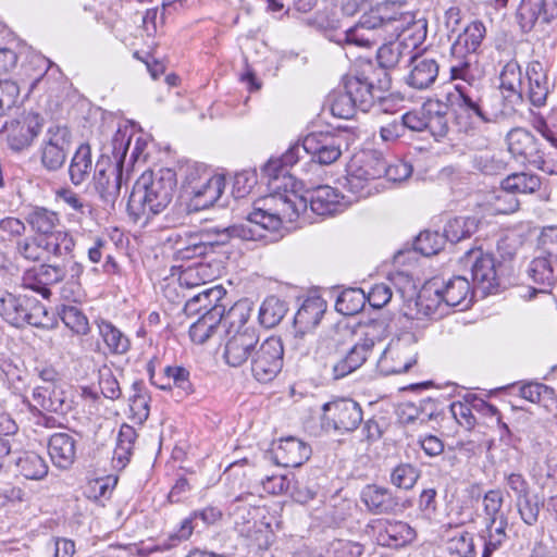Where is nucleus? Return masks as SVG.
I'll return each instance as SVG.
<instances>
[{"mask_svg": "<svg viewBox=\"0 0 557 557\" xmlns=\"http://www.w3.org/2000/svg\"><path fill=\"white\" fill-rule=\"evenodd\" d=\"M176 183L170 169L145 171L135 182L127 203L134 222L146 226L152 216L164 211L173 200Z\"/></svg>", "mask_w": 557, "mask_h": 557, "instance_id": "nucleus-1", "label": "nucleus"}, {"mask_svg": "<svg viewBox=\"0 0 557 557\" xmlns=\"http://www.w3.org/2000/svg\"><path fill=\"white\" fill-rule=\"evenodd\" d=\"M260 203V201L258 202ZM262 206H256L248 215V223L252 225L236 226L244 239H259L265 237L264 231H277L283 222H294L301 212L307 210V199L295 191L276 193L261 200ZM235 227V225H233Z\"/></svg>", "mask_w": 557, "mask_h": 557, "instance_id": "nucleus-2", "label": "nucleus"}, {"mask_svg": "<svg viewBox=\"0 0 557 557\" xmlns=\"http://www.w3.org/2000/svg\"><path fill=\"white\" fill-rule=\"evenodd\" d=\"M397 8L396 2H385L362 14L358 23L344 33L341 42L371 49L385 40L388 33L394 37L400 28L396 23L403 16Z\"/></svg>", "mask_w": 557, "mask_h": 557, "instance_id": "nucleus-3", "label": "nucleus"}, {"mask_svg": "<svg viewBox=\"0 0 557 557\" xmlns=\"http://www.w3.org/2000/svg\"><path fill=\"white\" fill-rule=\"evenodd\" d=\"M248 319L249 308L242 302L235 304L226 313L225 322L230 326L223 356L231 367H240L250 360L259 344L256 329L245 325Z\"/></svg>", "mask_w": 557, "mask_h": 557, "instance_id": "nucleus-4", "label": "nucleus"}, {"mask_svg": "<svg viewBox=\"0 0 557 557\" xmlns=\"http://www.w3.org/2000/svg\"><path fill=\"white\" fill-rule=\"evenodd\" d=\"M129 145L131 138L125 133L117 132L112 138V156L115 164H109L108 161L96 164L95 188L108 205H113L120 194L122 170Z\"/></svg>", "mask_w": 557, "mask_h": 557, "instance_id": "nucleus-5", "label": "nucleus"}, {"mask_svg": "<svg viewBox=\"0 0 557 557\" xmlns=\"http://www.w3.org/2000/svg\"><path fill=\"white\" fill-rule=\"evenodd\" d=\"M364 337L356 342L341 358L330 360V376L339 380L359 369L368 359L376 342L386 335L384 321H372L366 326Z\"/></svg>", "mask_w": 557, "mask_h": 557, "instance_id": "nucleus-6", "label": "nucleus"}, {"mask_svg": "<svg viewBox=\"0 0 557 557\" xmlns=\"http://www.w3.org/2000/svg\"><path fill=\"white\" fill-rule=\"evenodd\" d=\"M42 122L38 113L23 111L11 120L0 121V135L4 136L11 150L22 151L38 136Z\"/></svg>", "mask_w": 557, "mask_h": 557, "instance_id": "nucleus-7", "label": "nucleus"}, {"mask_svg": "<svg viewBox=\"0 0 557 557\" xmlns=\"http://www.w3.org/2000/svg\"><path fill=\"white\" fill-rule=\"evenodd\" d=\"M360 405L350 398H339L322 406L321 425L323 429L348 433L355 431L362 422Z\"/></svg>", "mask_w": 557, "mask_h": 557, "instance_id": "nucleus-8", "label": "nucleus"}, {"mask_svg": "<svg viewBox=\"0 0 557 557\" xmlns=\"http://www.w3.org/2000/svg\"><path fill=\"white\" fill-rule=\"evenodd\" d=\"M284 347L281 338L271 336L258 344L250 359L252 376L261 382H271L283 368Z\"/></svg>", "mask_w": 557, "mask_h": 557, "instance_id": "nucleus-9", "label": "nucleus"}, {"mask_svg": "<svg viewBox=\"0 0 557 557\" xmlns=\"http://www.w3.org/2000/svg\"><path fill=\"white\" fill-rule=\"evenodd\" d=\"M456 90L460 98L459 106L470 117L475 116L484 123H492L507 114L500 106L502 99L497 92L479 95L475 88H467L463 84H457Z\"/></svg>", "mask_w": 557, "mask_h": 557, "instance_id": "nucleus-10", "label": "nucleus"}, {"mask_svg": "<svg viewBox=\"0 0 557 557\" xmlns=\"http://www.w3.org/2000/svg\"><path fill=\"white\" fill-rule=\"evenodd\" d=\"M302 148L313 163L330 165L347 149V140L337 133H311L304 138Z\"/></svg>", "mask_w": 557, "mask_h": 557, "instance_id": "nucleus-11", "label": "nucleus"}, {"mask_svg": "<svg viewBox=\"0 0 557 557\" xmlns=\"http://www.w3.org/2000/svg\"><path fill=\"white\" fill-rule=\"evenodd\" d=\"M460 262L470 268L474 285L484 294L492 293L498 286L496 262L491 253L480 248L471 249L461 257Z\"/></svg>", "mask_w": 557, "mask_h": 557, "instance_id": "nucleus-12", "label": "nucleus"}, {"mask_svg": "<svg viewBox=\"0 0 557 557\" xmlns=\"http://www.w3.org/2000/svg\"><path fill=\"white\" fill-rule=\"evenodd\" d=\"M71 148V134L67 127L50 126L41 148V163L48 171L61 169Z\"/></svg>", "mask_w": 557, "mask_h": 557, "instance_id": "nucleus-13", "label": "nucleus"}, {"mask_svg": "<svg viewBox=\"0 0 557 557\" xmlns=\"http://www.w3.org/2000/svg\"><path fill=\"white\" fill-rule=\"evenodd\" d=\"M234 235H240L234 226H213L200 232V238L188 244L187 248L180 249L176 260H189L203 257L212 251L215 246L226 245Z\"/></svg>", "mask_w": 557, "mask_h": 557, "instance_id": "nucleus-14", "label": "nucleus"}, {"mask_svg": "<svg viewBox=\"0 0 557 557\" xmlns=\"http://www.w3.org/2000/svg\"><path fill=\"white\" fill-rule=\"evenodd\" d=\"M413 348L403 339L392 341L377 360V369L384 375L407 372L416 363Z\"/></svg>", "mask_w": 557, "mask_h": 557, "instance_id": "nucleus-15", "label": "nucleus"}, {"mask_svg": "<svg viewBox=\"0 0 557 557\" xmlns=\"http://www.w3.org/2000/svg\"><path fill=\"white\" fill-rule=\"evenodd\" d=\"M307 205L318 215L327 216L343 212L351 200L346 199L336 188L321 185L307 191Z\"/></svg>", "mask_w": 557, "mask_h": 557, "instance_id": "nucleus-16", "label": "nucleus"}, {"mask_svg": "<svg viewBox=\"0 0 557 557\" xmlns=\"http://www.w3.org/2000/svg\"><path fill=\"white\" fill-rule=\"evenodd\" d=\"M225 188V177L221 174H212L203 177L200 183L186 193L189 196L188 209L200 211L213 206L221 197Z\"/></svg>", "mask_w": 557, "mask_h": 557, "instance_id": "nucleus-17", "label": "nucleus"}, {"mask_svg": "<svg viewBox=\"0 0 557 557\" xmlns=\"http://www.w3.org/2000/svg\"><path fill=\"white\" fill-rule=\"evenodd\" d=\"M33 410H45L54 413H66L71 409V400L67 398L61 385L42 384L35 386L32 393Z\"/></svg>", "mask_w": 557, "mask_h": 557, "instance_id": "nucleus-18", "label": "nucleus"}, {"mask_svg": "<svg viewBox=\"0 0 557 557\" xmlns=\"http://www.w3.org/2000/svg\"><path fill=\"white\" fill-rule=\"evenodd\" d=\"M374 531L377 544L386 547H403L416 539V531L403 521H377Z\"/></svg>", "mask_w": 557, "mask_h": 557, "instance_id": "nucleus-19", "label": "nucleus"}, {"mask_svg": "<svg viewBox=\"0 0 557 557\" xmlns=\"http://www.w3.org/2000/svg\"><path fill=\"white\" fill-rule=\"evenodd\" d=\"M509 152L517 159L532 164L541 162V150L536 138L525 128L517 127L507 135Z\"/></svg>", "mask_w": 557, "mask_h": 557, "instance_id": "nucleus-20", "label": "nucleus"}, {"mask_svg": "<svg viewBox=\"0 0 557 557\" xmlns=\"http://www.w3.org/2000/svg\"><path fill=\"white\" fill-rule=\"evenodd\" d=\"M350 335L348 327L334 326L325 331L323 334L315 338V348L313 350L317 359L324 361L325 372L330 375V360L333 358H341L343 354L341 347L347 336Z\"/></svg>", "mask_w": 557, "mask_h": 557, "instance_id": "nucleus-21", "label": "nucleus"}, {"mask_svg": "<svg viewBox=\"0 0 557 557\" xmlns=\"http://www.w3.org/2000/svg\"><path fill=\"white\" fill-rule=\"evenodd\" d=\"M438 70L440 65L434 58L426 54L412 55L406 82L412 88L426 89L436 81Z\"/></svg>", "mask_w": 557, "mask_h": 557, "instance_id": "nucleus-22", "label": "nucleus"}, {"mask_svg": "<svg viewBox=\"0 0 557 557\" xmlns=\"http://www.w3.org/2000/svg\"><path fill=\"white\" fill-rule=\"evenodd\" d=\"M360 497L368 510L375 515L394 512L398 506L392 491L376 484L366 485Z\"/></svg>", "mask_w": 557, "mask_h": 557, "instance_id": "nucleus-23", "label": "nucleus"}, {"mask_svg": "<svg viewBox=\"0 0 557 557\" xmlns=\"http://www.w3.org/2000/svg\"><path fill=\"white\" fill-rule=\"evenodd\" d=\"M225 295L226 290L221 285L203 288L186 301L184 311L187 315H191L200 313L202 310L211 312L216 307L225 310L226 305L223 304ZM224 317H226L225 313Z\"/></svg>", "mask_w": 557, "mask_h": 557, "instance_id": "nucleus-24", "label": "nucleus"}, {"mask_svg": "<svg viewBox=\"0 0 557 557\" xmlns=\"http://www.w3.org/2000/svg\"><path fill=\"white\" fill-rule=\"evenodd\" d=\"M500 90L504 100L515 106L522 102V71L515 60L507 62L500 72Z\"/></svg>", "mask_w": 557, "mask_h": 557, "instance_id": "nucleus-25", "label": "nucleus"}, {"mask_svg": "<svg viewBox=\"0 0 557 557\" xmlns=\"http://www.w3.org/2000/svg\"><path fill=\"white\" fill-rule=\"evenodd\" d=\"M0 315L13 326L37 325V321L27 311L23 300L8 292L0 293Z\"/></svg>", "mask_w": 557, "mask_h": 557, "instance_id": "nucleus-26", "label": "nucleus"}, {"mask_svg": "<svg viewBox=\"0 0 557 557\" xmlns=\"http://www.w3.org/2000/svg\"><path fill=\"white\" fill-rule=\"evenodd\" d=\"M226 325L224 308H213L211 312H203L201 317L190 325L189 336L196 344L206 343L221 326Z\"/></svg>", "mask_w": 557, "mask_h": 557, "instance_id": "nucleus-27", "label": "nucleus"}, {"mask_svg": "<svg viewBox=\"0 0 557 557\" xmlns=\"http://www.w3.org/2000/svg\"><path fill=\"white\" fill-rule=\"evenodd\" d=\"M275 455L282 466L296 468L309 459L311 448L301 440L289 436L280 441Z\"/></svg>", "mask_w": 557, "mask_h": 557, "instance_id": "nucleus-28", "label": "nucleus"}, {"mask_svg": "<svg viewBox=\"0 0 557 557\" xmlns=\"http://www.w3.org/2000/svg\"><path fill=\"white\" fill-rule=\"evenodd\" d=\"M48 450L52 462L58 468L67 469L76 457V442L67 433H55L49 440Z\"/></svg>", "mask_w": 557, "mask_h": 557, "instance_id": "nucleus-29", "label": "nucleus"}, {"mask_svg": "<svg viewBox=\"0 0 557 557\" xmlns=\"http://www.w3.org/2000/svg\"><path fill=\"white\" fill-rule=\"evenodd\" d=\"M347 173L361 176L368 183L376 185V180L383 177L384 173L381 165V152L366 151L356 156L348 165Z\"/></svg>", "mask_w": 557, "mask_h": 557, "instance_id": "nucleus-30", "label": "nucleus"}, {"mask_svg": "<svg viewBox=\"0 0 557 557\" xmlns=\"http://www.w3.org/2000/svg\"><path fill=\"white\" fill-rule=\"evenodd\" d=\"M525 74L529 82V100L535 107L544 106L549 92V85L543 64L539 61L530 62Z\"/></svg>", "mask_w": 557, "mask_h": 557, "instance_id": "nucleus-31", "label": "nucleus"}, {"mask_svg": "<svg viewBox=\"0 0 557 557\" xmlns=\"http://www.w3.org/2000/svg\"><path fill=\"white\" fill-rule=\"evenodd\" d=\"M472 295L470 282L459 275L448 280L444 288L437 289V296L442 297L445 307L465 305L467 308L472 301Z\"/></svg>", "mask_w": 557, "mask_h": 557, "instance_id": "nucleus-32", "label": "nucleus"}, {"mask_svg": "<svg viewBox=\"0 0 557 557\" xmlns=\"http://www.w3.org/2000/svg\"><path fill=\"white\" fill-rule=\"evenodd\" d=\"M41 238L45 251L54 258L62 261H71L74 258L75 240L67 231L57 230Z\"/></svg>", "mask_w": 557, "mask_h": 557, "instance_id": "nucleus-33", "label": "nucleus"}, {"mask_svg": "<svg viewBox=\"0 0 557 557\" xmlns=\"http://www.w3.org/2000/svg\"><path fill=\"white\" fill-rule=\"evenodd\" d=\"M485 35L486 28L481 21L471 22L453 45L451 54H462L463 52L473 54L481 46Z\"/></svg>", "mask_w": 557, "mask_h": 557, "instance_id": "nucleus-34", "label": "nucleus"}, {"mask_svg": "<svg viewBox=\"0 0 557 557\" xmlns=\"http://www.w3.org/2000/svg\"><path fill=\"white\" fill-rule=\"evenodd\" d=\"M555 264H557L555 261L542 253L530 262L528 275L534 283L542 286L539 289L540 292H547V288L555 283Z\"/></svg>", "mask_w": 557, "mask_h": 557, "instance_id": "nucleus-35", "label": "nucleus"}, {"mask_svg": "<svg viewBox=\"0 0 557 557\" xmlns=\"http://www.w3.org/2000/svg\"><path fill=\"white\" fill-rule=\"evenodd\" d=\"M517 17L524 32L531 30L535 22L542 17L545 23L550 21V15L546 11L545 0H521Z\"/></svg>", "mask_w": 557, "mask_h": 557, "instance_id": "nucleus-36", "label": "nucleus"}, {"mask_svg": "<svg viewBox=\"0 0 557 557\" xmlns=\"http://www.w3.org/2000/svg\"><path fill=\"white\" fill-rule=\"evenodd\" d=\"M344 89L360 111L367 112L373 104V86L367 79L349 77L345 82Z\"/></svg>", "mask_w": 557, "mask_h": 557, "instance_id": "nucleus-37", "label": "nucleus"}, {"mask_svg": "<svg viewBox=\"0 0 557 557\" xmlns=\"http://www.w3.org/2000/svg\"><path fill=\"white\" fill-rule=\"evenodd\" d=\"M26 221L30 225L32 230L39 234V237H46L48 234L57 231L60 226V218L57 212L48 210L42 207H37L32 210Z\"/></svg>", "mask_w": 557, "mask_h": 557, "instance_id": "nucleus-38", "label": "nucleus"}, {"mask_svg": "<svg viewBox=\"0 0 557 557\" xmlns=\"http://www.w3.org/2000/svg\"><path fill=\"white\" fill-rule=\"evenodd\" d=\"M137 433L135 429L128 424H123L120 428L116 445L113 450L112 461L115 468H124L129 460L134 447Z\"/></svg>", "mask_w": 557, "mask_h": 557, "instance_id": "nucleus-39", "label": "nucleus"}, {"mask_svg": "<svg viewBox=\"0 0 557 557\" xmlns=\"http://www.w3.org/2000/svg\"><path fill=\"white\" fill-rule=\"evenodd\" d=\"M92 160L90 147L81 145L75 151L69 168L70 180L74 185H81L90 174Z\"/></svg>", "mask_w": 557, "mask_h": 557, "instance_id": "nucleus-40", "label": "nucleus"}, {"mask_svg": "<svg viewBox=\"0 0 557 557\" xmlns=\"http://www.w3.org/2000/svg\"><path fill=\"white\" fill-rule=\"evenodd\" d=\"M453 54L450 74L453 79H461L468 83V88H474L478 83V69L475 57L471 53L467 57Z\"/></svg>", "mask_w": 557, "mask_h": 557, "instance_id": "nucleus-41", "label": "nucleus"}, {"mask_svg": "<svg viewBox=\"0 0 557 557\" xmlns=\"http://www.w3.org/2000/svg\"><path fill=\"white\" fill-rule=\"evenodd\" d=\"M445 548L451 557H473L475 555L473 535L465 530L450 532Z\"/></svg>", "mask_w": 557, "mask_h": 557, "instance_id": "nucleus-42", "label": "nucleus"}, {"mask_svg": "<svg viewBox=\"0 0 557 557\" xmlns=\"http://www.w3.org/2000/svg\"><path fill=\"white\" fill-rule=\"evenodd\" d=\"M98 330L110 352L123 355L129 349L128 337L111 322L101 320L98 322Z\"/></svg>", "mask_w": 557, "mask_h": 557, "instance_id": "nucleus-43", "label": "nucleus"}, {"mask_svg": "<svg viewBox=\"0 0 557 557\" xmlns=\"http://www.w3.org/2000/svg\"><path fill=\"white\" fill-rule=\"evenodd\" d=\"M508 519L502 518L497 523L486 522L482 537L484 540V548L482 557H491L507 540Z\"/></svg>", "mask_w": 557, "mask_h": 557, "instance_id": "nucleus-44", "label": "nucleus"}, {"mask_svg": "<svg viewBox=\"0 0 557 557\" xmlns=\"http://www.w3.org/2000/svg\"><path fill=\"white\" fill-rule=\"evenodd\" d=\"M541 178L532 173H513L502 181V186L506 190L517 194H533L541 187Z\"/></svg>", "mask_w": 557, "mask_h": 557, "instance_id": "nucleus-45", "label": "nucleus"}, {"mask_svg": "<svg viewBox=\"0 0 557 557\" xmlns=\"http://www.w3.org/2000/svg\"><path fill=\"white\" fill-rule=\"evenodd\" d=\"M214 276L208 263L199 262L183 269L178 275V283L182 287L194 288L212 281Z\"/></svg>", "mask_w": 557, "mask_h": 557, "instance_id": "nucleus-46", "label": "nucleus"}, {"mask_svg": "<svg viewBox=\"0 0 557 557\" xmlns=\"http://www.w3.org/2000/svg\"><path fill=\"white\" fill-rule=\"evenodd\" d=\"M324 309L319 299L306 300L295 314V326L299 330L309 331L319 324Z\"/></svg>", "mask_w": 557, "mask_h": 557, "instance_id": "nucleus-47", "label": "nucleus"}, {"mask_svg": "<svg viewBox=\"0 0 557 557\" xmlns=\"http://www.w3.org/2000/svg\"><path fill=\"white\" fill-rule=\"evenodd\" d=\"M479 226V221L474 216H456L449 220L444 228V236L451 243H457L471 236Z\"/></svg>", "mask_w": 557, "mask_h": 557, "instance_id": "nucleus-48", "label": "nucleus"}, {"mask_svg": "<svg viewBox=\"0 0 557 557\" xmlns=\"http://www.w3.org/2000/svg\"><path fill=\"white\" fill-rule=\"evenodd\" d=\"M16 466L21 474L28 480H41L48 473V465L45 459L33 451L21 456L16 461Z\"/></svg>", "mask_w": 557, "mask_h": 557, "instance_id": "nucleus-49", "label": "nucleus"}, {"mask_svg": "<svg viewBox=\"0 0 557 557\" xmlns=\"http://www.w3.org/2000/svg\"><path fill=\"white\" fill-rule=\"evenodd\" d=\"M364 304L366 293L361 288H347L338 295L335 309L344 315H354L363 309Z\"/></svg>", "mask_w": 557, "mask_h": 557, "instance_id": "nucleus-50", "label": "nucleus"}, {"mask_svg": "<svg viewBox=\"0 0 557 557\" xmlns=\"http://www.w3.org/2000/svg\"><path fill=\"white\" fill-rule=\"evenodd\" d=\"M287 308L284 301L275 296L265 298L259 310L260 323L270 329L276 326L285 317Z\"/></svg>", "mask_w": 557, "mask_h": 557, "instance_id": "nucleus-51", "label": "nucleus"}, {"mask_svg": "<svg viewBox=\"0 0 557 557\" xmlns=\"http://www.w3.org/2000/svg\"><path fill=\"white\" fill-rule=\"evenodd\" d=\"M505 502L504 492L500 488L487 491L483 496V511L486 522H498L502 518H507L503 511Z\"/></svg>", "mask_w": 557, "mask_h": 557, "instance_id": "nucleus-52", "label": "nucleus"}, {"mask_svg": "<svg viewBox=\"0 0 557 557\" xmlns=\"http://www.w3.org/2000/svg\"><path fill=\"white\" fill-rule=\"evenodd\" d=\"M419 478L420 471L414 466L399 463L392 470L389 482L399 490L409 491L416 485Z\"/></svg>", "mask_w": 557, "mask_h": 557, "instance_id": "nucleus-53", "label": "nucleus"}, {"mask_svg": "<svg viewBox=\"0 0 557 557\" xmlns=\"http://www.w3.org/2000/svg\"><path fill=\"white\" fill-rule=\"evenodd\" d=\"M446 240L447 239L444 234H440L438 232L424 231L417 236L414 242V249L421 255L430 257L440 252L443 249Z\"/></svg>", "mask_w": 557, "mask_h": 557, "instance_id": "nucleus-54", "label": "nucleus"}, {"mask_svg": "<svg viewBox=\"0 0 557 557\" xmlns=\"http://www.w3.org/2000/svg\"><path fill=\"white\" fill-rule=\"evenodd\" d=\"M416 306L418 311L430 319H437L444 314V302L442 297L437 296V289L434 290V297H431V289L424 288L418 296Z\"/></svg>", "mask_w": 557, "mask_h": 557, "instance_id": "nucleus-55", "label": "nucleus"}, {"mask_svg": "<svg viewBox=\"0 0 557 557\" xmlns=\"http://www.w3.org/2000/svg\"><path fill=\"white\" fill-rule=\"evenodd\" d=\"M330 108L334 116L351 119L358 109L345 89L336 90L330 96Z\"/></svg>", "mask_w": 557, "mask_h": 557, "instance_id": "nucleus-56", "label": "nucleus"}, {"mask_svg": "<svg viewBox=\"0 0 557 557\" xmlns=\"http://www.w3.org/2000/svg\"><path fill=\"white\" fill-rule=\"evenodd\" d=\"M134 395L129 399V410L132 419L136 423H144L149 417V403L150 396L144 389L139 388L137 384L134 385Z\"/></svg>", "mask_w": 557, "mask_h": 557, "instance_id": "nucleus-57", "label": "nucleus"}, {"mask_svg": "<svg viewBox=\"0 0 557 557\" xmlns=\"http://www.w3.org/2000/svg\"><path fill=\"white\" fill-rule=\"evenodd\" d=\"M404 42H389L382 45L377 50V62L381 67L394 69L404 58Z\"/></svg>", "mask_w": 557, "mask_h": 557, "instance_id": "nucleus-58", "label": "nucleus"}, {"mask_svg": "<svg viewBox=\"0 0 557 557\" xmlns=\"http://www.w3.org/2000/svg\"><path fill=\"white\" fill-rule=\"evenodd\" d=\"M522 521L528 525H534L540 516V504L531 493L517 497L515 503Z\"/></svg>", "mask_w": 557, "mask_h": 557, "instance_id": "nucleus-59", "label": "nucleus"}, {"mask_svg": "<svg viewBox=\"0 0 557 557\" xmlns=\"http://www.w3.org/2000/svg\"><path fill=\"white\" fill-rule=\"evenodd\" d=\"M63 323L77 334H86L89 330V323L84 313L74 306H65L61 312Z\"/></svg>", "mask_w": 557, "mask_h": 557, "instance_id": "nucleus-60", "label": "nucleus"}, {"mask_svg": "<svg viewBox=\"0 0 557 557\" xmlns=\"http://www.w3.org/2000/svg\"><path fill=\"white\" fill-rule=\"evenodd\" d=\"M490 202L494 211L500 214L513 213L520 206L518 198L511 191L503 188V186L494 193Z\"/></svg>", "mask_w": 557, "mask_h": 557, "instance_id": "nucleus-61", "label": "nucleus"}, {"mask_svg": "<svg viewBox=\"0 0 557 557\" xmlns=\"http://www.w3.org/2000/svg\"><path fill=\"white\" fill-rule=\"evenodd\" d=\"M41 237H25L17 240L16 252L28 261H39L45 251Z\"/></svg>", "mask_w": 557, "mask_h": 557, "instance_id": "nucleus-62", "label": "nucleus"}, {"mask_svg": "<svg viewBox=\"0 0 557 557\" xmlns=\"http://www.w3.org/2000/svg\"><path fill=\"white\" fill-rule=\"evenodd\" d=\"M539 251L557 263V226L543 228L539 237Z\"/></svg>", "mask_w": 557, "mask_h": 557, "instance_id": "nucleus-63", "label": "nucleus"}, {"mask_svg": "<svg viewBox=\"0 0 557 557\" xmlns=\"http://www.w3.org/2000/svg\"><path fill=\"white\" fill-rule=\"evenodd\" d=\"M165 374L172 383H168L166 385H161L162 389L166 388H178L183 394H188L191 391V384L189 382V372L181 367H168L165 368Z\"/></svg>", "mask_w": 557, "mask_h": 557, "instance_id": "nucleus-64", "label": "nucleus"}]
</instances>
